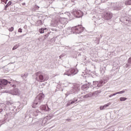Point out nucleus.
Returning a JSON list of instances; mask_svg holds the SVG:
<instances>
[{
	"label": "nucleus",
	"instance_id": "f257e3e1",
	"mask_svg": "<svg viewBox=\"0 0 131 131\" xmlns=\"http://www.w3.org/2000/svg\"><path fill=\"white\" fill-rule=\"evenodd\" d=\"M36 75L38 76L39 80L40 82L47 81L49 79V76L43 77V75H41V72H40L36 73Z\"/></svg>",
	"mask_w": 131,
	"mask_h": 131
},
{
	"label": "nucleus",
	"instance_id": "f03ea898",
	"mask_svg": "<svg viewBox=\"0 0 131 131\" xmlns=\"http://www.w3.org/2000/svg\"><path fill=\"white\" fill-rule=\"evenodd\" d=\"M73 30H74L75 33H81L84 30V28L81 25H78L76 26L73 28Z\"/></svg>",
	"mask_w": 131,
	"mask_h": 131
},
{
	"label": "nucleus",
	"instance_id": "7ed1b4c3",
	"mask_svg": "<svg viewBox=\"0 0 131 131\" xmlns=\"http://www.w3.org/2000/svg\"><path fill=\"white\" fill-rule=\"evenodd\" d=\"M8 84V80L6 79H0V90H3L5 85Z\"/></svg>",
	"mask_w": 131,
	"mask_h": 131
},
{
	"label": "nucleus",
	"instance_id": "20e7f679",
	"mask_svg": "<svg viewBox=\"0 0 131 131\" xmlns=\"http://www.w3.org/2000/svg\"><path fill=\"white\" fill-rule=\"evenodd\" d=\"M43 98H45V94L40 93L36 97V99L35 100H37L39 102V103L40 104Z\"/></svg>",
	"mask_w": 131,
	"mask_h": 131
},
{
	"label": "nucleus",
	"instance_id": "39448f33",
	"mask_svg": "<svg viewBox=\"0 0 131 131\" xmlns=\"http://www.w3.org/2000/svg\"><path fill=\"white\" fill-rule=\"evenodd\" d=\"M40 109L43 111H48V112L50 111V107H49V106H47H47L45 105H41L40 107Z\"/></svg>",
	"mask_w": 131,
	"mask_h": 131
},
{
	"label": "nucleus",
	"instance_id": "423d86ee",
	"mask_svg": "<svg viewBox=\"0 0 131 131\" xmlns=\"http://www.w3.org/2000/svg\"><path fill=\"white\" fill-rule=\"evenodd\" d=\"M38 103L39 102L38 101L36 100V99H35V100L32 104V108H37L38 106Z\"/></svg>",
	"mask_w": 131,
	"mask_h": 131
},
{
	"label": "nucleus",
	"instance_id": "0eeeda50",
	"mask_svg": "<svg viewBox=\"0 0 131 131\" xmlns=\"http://www.w3.org/2000/svg\"><path fill=\"white\" fill-rule=\"evenodd\" d=\"M74 14L75 15V16H77L78 17H80V15H81V11L78 10H75L73 12Z\"/></svg>",
	"mask_w": 131,
	"mask_h": 131
},
{
	"label": "nucleus",
	"instance_id": "6e6552de",
	"mask_svg": "<svg viewBox=\"0 0 131 131\" xmlns=\"http://www.w3.org/2000/svg\"><path fill=\"white\" fill-rule=\"evenodd\" d=\"M105 17L107 20H110V19H111V18H112V14H111L109 12H107V13H106Z\"/></svg>",
	"mask_w": 131,
	"mask_h": 131
},
{
	"label": "nucleus",
	"instance_id": "1a4fd4ad",
	"mask_svg": "<svg viewBox=\"0 0 131 131\" xmlns=\"http://www.w3.org/2000/svg\"><path fill=\"white\" fill-rule=\"evenodd\" d=\"M13 95H18L19 94L18 89H15L13 92Z\"/></svg>",
	"mask_w": 131,
	"mask_h": 131
},
{
	"label": "nucleus",
	"instance_id": "9d476101",
	"mask_svg": "<svg viewBox=\"0 0 131 131\" xmlns=\"http://www.w3.org/2000/svg\"><path fill=\"white\" fill-rule=\"evenodd\" d=\"M125 5H131V0H126L125 2Z\"/></svg>",
	"mask_w": 131,
	"mask_h": 131
},
{
	"label": "nucleus",
	"instance_id": "9b49d317",
	"mask_svg": "<svg viewBox=\"0 0 131 131\" xmlns=\"http://www.w3.org/2000/svg\"><path fill=\"white\" fill-rule=\"evenodd\" d=\"M38 9H39V7L35 5L34 8H33L32 11H36L37 10H38Z\"/></svg>",
	"mask_w": 131,
	"mask_h": 131
},
{
	"label": "nucleus",
	"instance_id": "f8f14e48",
	"mask_svg": "<svg viewBox=\"0 0 131 131\" xmlns=\"http://www.w3.org/2000/svg\"><path fill=\"white\" fill-rule=\"evenodd\" d=\"M127 98H125V97H120V101H121V102L123 101H125V100H127Z\"/></svg>",
	"mask_w": 131,
	"mask_h": 131
},
{
	"label": "nucleus",
	"instance_id": "ddd939ff",
	"mask_svg": "<svg viewBox=\"0 0 131 131\" xmlns=\"http://www.w3.org/2000/svg\"><path fill=\"white\" fill-rule=\"evenodd\" d=\"M88 88V85H83L82 86V90H83V91H84L85 90V89H86Z\"/></svg>",
	"mask_w": 131,
	"mask_h": 131
},
{
	"label": "nucleus",
	"instance_id": "4468645a",
	"mask_svg": "<svg viewBox=\"0 0 131 131\" xmlns=\"http://www.w3.org/2000/svg\"><path fill=\"white\" fill-rule=\"evenodd\" d=\"M18 48H19V46L16 45L13 47V48H12V50H13V51H14V50L18 49Z\"/></svg>",
	"mask_w": 131,
	"mask_h": 131
},
{
	"label": "nucleus",
	"instance_id": "2eb2a0df",
	"mask_svg": "<svg viewBox=\"0 0 131 131\" xmlns=\"http://www.w3.org/2000/svg\"><path fill=\"white\" fill-rule=\"evenodd\" d=\"M77 99H74V100H72V102H71V104H74L75 102H77Z\"/></svg>",
	"mask_w": 131,
	"mask_h": 131
},
{
	"label": "nucleus",
	"instance_id": "dca6fc26",
	"mask_svg": "<svg viewBox=\"0 0 131 131\" xmlns=\"http://www.w3.org/2000/svg\"><path fill=\"white\" fill-rule=\"evenodd\" d=\"M39 31L40 33H45V31H43V28L39 29Z\"/></svg>",
	"mask_w": 131,
	"mask_h": 131
},
{
	"label": "nucleus",
	"instance_id": "f3484780",
	"mask_svg": "<svg viewBox=\"0 0 131 131\" xmlns=\"http://www.w3.org/2000/svg\"><path fill=\"white\" fill-rule=\"evenodd\" d=\"M110 105H111V103H108L106 104H105L104 105H103V107L104 108H107V107H108Z\"/></svg>",
	"mask_w": 131,
	"mask_h": 131
},
{
	"label": "nucleus",
	"instance_id": "a211bd4d",
	"mask_svg": "<svg viewBox=\"0 0 131 131\" xmlns=\"http://www.w3.org/2000/svg\"><path fill=\"white\" fill-rule=\"evenodd\" d=\"M14 31V27H12L9 29V31L12 32Z\"/></svg>",
	"mask_w": 131,
	"mask_h": 131
},
{
	"label": "nucleus",
	"instance_id": "6ab92c4d",
	"mask_svg": "<svg viewBox=\"0 0 131 131\" xmlns=\"http://www.w3.org/2000/svg\"><path fill=\"white\" fill-rule=\"evenodd\" d=\"M125 91H122L117 92V94H123V93H125Z\"/></svg>",
	"mask_w": 131,
	"mask_h": 131
},
{
	"label": "nucleus",
	"instance_id": "aec40b11",
	"mask_svg": "<svg viewBox=\"0 0 131 131\" xmlns=\"http://www.w3.org/2000/svg\"><path fill=\"white\" fill-rule=\"evenodd\" d=\"M8 6H11L12 5V2L9 1L8 4H7Z\"/></svg>",
	"mask_w": 131,
	"mask_h": 131
},
{
	"label": "nucleus",
	"instance_id": "412c9836",
	"mask_svg": "<svg viewBox=\"0 0 131 131\" xmlns=\"http://www.w3.org/2000/svg\"><path fill=\"white\" fill-rule=\"evenodd\" d=\"M105 107H104V106H100V110H104V108Z\"/></svg>",
	"mask_w": 131,
	"mask_h": 131
},
{
	"label": "nucleus",
	"instance_id": "4be33fe9",
	"mask_svg": "<svg viewBox=\"0 0 131 131\" xmlns=\"http://www.w3.org/2000/svg\"><path fill=\"white\" fill-rule=\"evenodd\" d=\"M9 7V5H8L7 4L6 5L5 7V11H7V9H8V7Z\"/></svg>",
	"mask_w": 131,
	"mask_h": 131
},
{
	"label": "nucleus",
	"instance_id": "5701e85b",
	"mask_svg": "<svg viewBox=\"0 0 131 131\" xmlns=\"http://www.w3.org/2000/svg\"><path fill=\"white\" fill-rule=\"evenodd\" d=\"M18 32H20V33H21V32H22V29H21V28L18 29Z\"/></svg>",
	"mask_w": 131,
	"mask_h": 131
},
{
	"label": "nucleus",
	"instance_id": "b1692460",
	"mask_svg": "<svg viewBox=\"0 0 131 131\" xmlns=\"http://www.w3.org/2000/svg\"><path fill=\"white\" fill-rule=\"evenodd\" d=\"M128 63L131 64V57L128 59Z\"/></svg>",
	"mask_w": 131,
	"mask_h": 131
},
{
	"label": "nucleus",
	"instance_id": "393cba45",
	"mask_svg": "<svg viewBox=\"0 0 131 131\" xmlns=\"http://www.w3.org/2000/svg\"><path fill=\"white\" fill-rule=\"evenodd\" d=\"M38 22L39 23V25H42V21L41 20H39Z\"/></svg>",
	"mask_w": 131,
	"mask_h": 131
},
{
	"label": "nucleus",
	"instance_id": "a878e982",
	"mask_svg": "<svg viewBox=\"0 0 131 131\" xmlns=\"http://www.w3.org/2000/svg\"><path fill=\"white\" fill-rule=\"evenodd\" d=\"M117 94H118V93H117V92H116V93L113 94V96H115V95H117Z\"/></svg>",
	"mask_w": 131,
	"mask_h": 131
},
{
	"label": "nucleus",
	"instance_id": "bb28decb",
	"mask_svg": "<svg viewBox=\"0 0 131 131\" xmlns=\"http://www.w3.org/2000/svg\"><path fill=\"white\" fill-rule=\"evenodd\" d=\"M7 2H8V0H6L4 3H5V4H7Z\"/></svg>",
	"mask_w": 131,
	"mask_h": 131
},
{
	"label": "nucleus",
	"instance_id": "cd10ccee",
	"mask_svg": "<svg viewBox=\"0 0 131 131\" xmlns=\"http://www.w3.org/2000/svg\"><path fill=\"white\" fill-rule=\"evenodd\" d=\"M23 6H25V3H22Z\"/></svg>",
	"mask_w": 131,
	"mask_h": 131
},
{
	"label": "nucleus",
	"instance_id": "c85d7f7f",
	"mask_svg": "<svg viewBox=\"0 0 131 131\" xmlns=\"http://www.w3.org/2000/svg\"><path fill=\"white\" fill-rule=\"evenodd\" d=\"M43 31H45V30H47V28L43 29Z\"/></svg>",
	"mask_w": 131,
	"mask_h": 131
},
{
	"label": "nucleus",
	"instance_id": "c756f323",
	"mask_svg": "<svg viewBox=\"0 0 131 131\" xmlns=\"http://www.w3.org/2000/svg\"><path fill=\"white\" fill-rule=\"evenodd\" d=\"M84 98H88V97L86 96V95H85V96H84Z\"/></svg>",
	"mask_w": 131,
	"mask_h": 131
},
{
	"label": "nucleus",
	"instance_id": "7c9ffc66",
	"mask_svg": "<svg viewBox=\"0 0 131 131\" xmlns=\"http://www.w3.org/2000/svg\"><path fill=\"white\" fill-rule=\"evenodd\" d=\"M61 20H63V19H61Z\"/></svg>",
	"mask_w": 131,
	"mask_h": 131
}]
</instances>
